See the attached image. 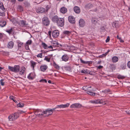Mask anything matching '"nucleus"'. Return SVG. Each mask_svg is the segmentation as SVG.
Returning <instances> with one entry per match:
<instances>
[{"label": "nucleus", "instance_id": "obj_1", "mask_svg": "<svg viewBox=\"0 0 130 130\" xmlns=\"http://www.w3.org/2000/svg\"><path fill=\"white\" fill-rule=\"evenodd\" d=\"M33 113H43V114H46L47 113L52 114L53 113H56V108H54L52 109H46L45 110L43 111H42L40 109H36L34 110Z\"/></svg>", "mask_w": 130, "mask_h": 130}, {"label": "nucleus", "instance_id": "obj_2", "mask_svg": "<svg viewBox=\"0 0 130 130\" xmlns=\"http://www.w3.org/2000/svg\"><path fill=\"white\" fill-rule=\"evenodd\" d=\"M8 68L10 71L12 72L17 73L19 71L20 67L19 65H15L13 67L8 66Z\"/></svg>", "mask_w": 130, "mask_h": 130}, {"label": "nucleus", "instance_id": "obj_3", "mask_svg": "<svg viewBox=\"0 0 130 130\" xmlns=\"http://www.w3.org/2000/svg\"><path fill=\"white\" fill-rule=\"evenodd\" d=\"M56 23L58 26L60 27L63 26L64 23V18H59V20Z\"/></svg>", "mask_w": 130, "mask_h": 130}, {"label": "nucleus", "instance_id": "obj_4", "mask_svg": "<svg viewBox=\"0 0 130 130\" xmlns=\"http://www.w3.org/2000/svg\"><path fill=\"white\" fill-rule=\"evenodd\" d=\"M19 114H10L8 117L9 120L12 121L15 120L19 117Z\"/></svg>", "mask_w": 130, "mask_h": 130}, {"label": "nucleus", "instance_id": "obj_5", "mask_svg": "<svg viewBox=\"0 0 130 130\" xmlns=\"http://www.w3.org/2000/svg\"><path fill=\"white\" fill-rule=\"evenodd\" d=\"M70 104L69 103H67L65 104H61L60 105H57L56 107L54 108H56V111H58L59 110L57 109L58 108H64L68 107L69 105Z\"/></svg>", "mask_w": 130, "mask_h": 130}, {"label": "nucleus", "instance_id": "obj_6", "mask_svg": "<svg viewBox=\"0 0 130 130\" xmlns=\"http://www.w3.org/2000/svg\"><path fill=\"white\" fill-rule=\"evenodd\" d=\"M43 23V24L46 26L49 25L50 21L46 17H44L42 19Z\"/></svg>", "mask_w": 130, "mask_h": 130}, {"label": "nucleus", "instance_id": "obj_7", "mask_svg": "<svg viewBox=\"0 0 130 130\" xmlns=\"http://www.w3.org/2000/svg\"><path fill=\"white\" fill-rule=\"evenodd\" d=\"M82 105L79 103H75L72 104L70 106L71 108H80L82 107Z\"/></svg>", "mask_w": 130, "mask_h": 130}, {"label": "nucleus", "instance_id": "obj_8", "mask_svg": "<svg viewBox=\"0 0 130 130\" xmlns=\"http://www.w3.org/2000/svg\"><path fill=\"white\" fill-rule=\"evenodd\" d=\"M104 102L102 99H98L94 100H91L90 101V102L91 103L97 104H102Z\"/></svg>", "mask_w": 130, "mask_h": 130}, {"label": "nucleus", "instance_id": "obj_9", "mask_svg": "<svg viewBox=\"0 0 130 130\" xmlns=\"http://www.w3.org/2000/svg\"><path fill=\"white\" fill-rule=\"evenodd\" d=\"M68 20L69 22L70 23L73 24L75 23V19L74 16L72 15L69 16Z\"/></svg>", "mask_w": 130, "mask_h": 130}, {"label": "nucleus", "instance_id": "obj_10", "mask_svg": "<svg viewBox=\"0 0 130 130\" xmlns=\"http://www.w3.org/2000/svg\"><path fill=\"white\" fill-rule=\"evenodd\" d=\"M19 24V25L22 27H25L28 25L27 23H26V21L23 20L20 21Z\"/></svg>", "mask_w": 130, "mask_h": 130}, {"label": "nucleus", "instance_id": "obj_11", "mask_svg": "<svg viewBox=\"0 0 130 130\" xmlns=\"http://www.w3.org/2000/svg\"><path fill=\"white\" fill-rule=\"evenodd\" d=\"M52 35L53 37L56 38L58 37L59 35V31L57 30L53 31L52 33Z\"/></svg>", "mask_w": 130, "mask_h": 130}, {"label": "nucleus", "instance_id": "obj_12", "mask_svg": "<svg viewBox=\"0 0 130 130\" xmlns=\"http://www.w3.org/2000/svg\"><path fill=\"white\" fill-rule=\"evenodd\" d=\"M61 59L62 61L66 62L68 60L69 57L68 55L65 54L62 56Z\"/></svg>", "mask_w": 130, "mask_h": 130}, {"label": "nucleus", "instance_id": "obj_13", "mask_svg": "<svg viewBox=\"0 0 130 130\" xmlns=\"http://www.w3.org/2000/svg\"><path fill=\"white\" fill-rule=\"evenodd\" d=\"M126 64L125 62H122L120 65V70H125L126 68Z\"/></svg>", "mask_w": 130, "mask_h": 130}, {"label": "nucleus", "instance_id": "obj_14", "mask_svg": "<svg viewBox=\"0 0 130 130\" xmlns=\"http://www.w3.org/2000/svg\"><path fill=\"white\" fill-rule=\"evenodd\" d=\"M45 11L44 8L42 7H39L36 10V12L38 13H41L44 12Z\"/></svg>", "mask_w": 130, "mask_h": 130}, {"label": "nucleus", "instance_id": "obj_15", "mask_svg": "<svg viewBox=\"0 0 130 130\" xmlns=\"http://www.w3.org/2000/svg\"><path fill=\"white\" fill-rule=\"evenodd\" d=\"M60 11L61 13L64 14L67 11V9L64 7H62L60 9Z\"/></svg>", "mask_w": 130, "mask_h": 130}, {"label": "nucleus", "instance_id": "obj_16", "mask_svg": "<svg viewBox=\"0 0 130 130\" xmlns=\"http://www.w3.org/2000/svg\"><path fill=\"white\" fill-rule=\"evenodd\" d=\"M79 25L82 27H83L85 25V22L84 20L82 19H80L79 22Z\"/></svg>", "mask_w": 130, "mask_h": 130}, {"label": "nucleus", "instance_id": "obj_17", "mask_svg": "<svg viewBox=\"0 0 130 130\" xmlns=\"http://www.w3.org/2000/svg\"><path fill=\"white\" fill-rule=\"evenodd\" d=\"M74 11L77 14L79 13L80 11V10L79 7L77 6H75L73 8Z\"/></svg>", "mask_w": 130, "mask_h": 130}, {"label": "nucleus", "instance_id": "obj_18", "mask_svg": "<svg viewBox=\"0 0 130 130\" xmlns=\"http://www.w3.org/2000/svg\"><path fill=\"white\" fill-rule=\"evenodd\" d=\"M59 20V18L58 16L57 15H55L53 17L52 20L53 22L54 23H57V22Z\"/></svg>", "mask_w": 130, "mask_h": 130}, {"label": "nucleus", "instance_id": "obj_19", "mask_svg": "<svg viewBox=\"0 0 130 130\" xmlns=\"http://www.w3.org/2000/svg\"><path fill=\"white\" fill-rule=\"evenodd\" d=\"M21 70L19 72L20 74L21 75H23L25 73V68L24 67H22L21 68Z\"/></svg>", "mask_w": 130, "mask_h": 130}, {"label": "nucleus", "instance_id": "obj_20", "mask_svg": "<svg viewBox=\"0 0 130 130\" xmlns=\"http://www.w3.org/2000/svg\"><path fill=\"white\" fill-rule=\"evenodd\" d=\"M47 68V66L44 65L41 66L40 68L41 70L42 71L44 72L45 71Z\"/></svg>", "mask_w": 130, "mask_h": 130}, {"label": "nucleus", "instance_id": "obj_21", "mask_svg": "<svg viewBox=\"0 0 130 130\" xmlns=\"http://www.w3.org/2000/svg\"><path fill=\"white\" fill-rule=\"evenodd\" d=\"M118 58L117 57L115 56L112 58L111 61L113 63H116L118 61Z\"/></svg>", "mask_w": 130, "mask_h": 130}, {"label": "nucleus", "instance_id": "obj_22", "mask_svg": "<svg viewBox=\"0 0 130 130\" xmlns=\"http://www.w3.org/2000/svg\"><path fill=\"white\" fill-rule=\"evenodd\" d=\"M14 45L13 42V41H10L8 44V47L9 48H12Z\"/></svg>", "mask_w": 130, "mask_h": 130}, {"label": "nucleus", "instance_id": "obj_23", "mask_svg": "<svg viewBox=\"0 0 130 130\" xmlns=\"http://www.w3.org/2000/svg\"><path fill=\"white\" fill-rule=\"evenodd\" d=\"M6 22L4 21H1L0 22V26L3 27L5 26L6 25Z\"/></svg>", "mask_w": 130, "mask_h": 130}, {"label": "nucleus", "instance_id": "obj_24", "mask_svg": "<svg viewBox=\"0 0 130 130\" xmlns=\"http://www.w3.org/2000/svg\"><path fill=\"white\" fill-rule=\"evenodd\" d=\"M31 62L30 66L33 68V70H34L35 66H36L37 63L33 61H31Z\"/></svg>", "mask_w": 130, "mask_h": 130}, {"label": "nucleus", "instance_id": "obj_25", "mask_svg": "<svg viewBox=\"0 0 130 130\" xmlns=\"http://www.w3.org/2000/svg\"><path fill=\"white\" fill-rule=\"evenodd\" d=\"M53 67L57 70H59L60 68L59 66L54 61L53 64Z\"/></svg>", "mask_w": 130, "mask_h": 130}, {"label": "nucleus", "instance_id": "obj_26", "mask_svg": "<svg viewBox=\"0 0 130 130\" xmlns=\"http://www.w3.org/2000/svg\"><path fill=\"white\" fill-rule=\"evenodd\" d=\"M109 51L110 50H108V51L105 53L103 54L102 55L100 56L99 57L100 58H102L104 57H105L108 53Z\"/></svg>", "mask_w": 130, "mask_h": 130}, {"label": "nucleus", "instance_id": "obj_27", "mask_svg": "<svg viewBox=\"0 0 130 130\" xmlns=\"http://www.w3.org/2000/svg\"><path fill=\"white\" fill-rule=\"evenodd\" d=\"M80 60L81 63L84 64H90V62L87 61H84L82 60V58H80Z\"/></svg>", "mask_w": 130, "mask_h": 130}, {"label": "nucleus", "instance_id": "obj_28", "mask_svg": "<svg viewBox=\"0 0 130 130\" xmlns=\"http://www.w3.org/2000/svg\"><path fill=\"white\" fill-rule=\"evenodd\" d=\"M42 47L46 49L48 48V46L45 43L42 42Z\"/></svg>", "mask_w": 130, "mask_h": 130}, {"label": "nucleus", "instance_id": "obj_29", "mask_svg": "<svg viewBox=\"0 0 130 130\" xmlns=\"http://www.w3.org/2000/svg\"><path fill=\"white\" fill-rule=\"evenodd\" d=\"M0 8L3 11H5V9L4 8L3 3L1 2H0Z\"/></svg>", "mask_w": 130, "mask_h": 130}, {"label": "nucleus", "instance_id": "obj_30", "mask_svg": "<svg viewBox=\"0 0 130 130\" xmlns=\"http://www.w3.org/2000/svg\"><path fill=\"white\" fill-rule=\"evenodd\" d=\"M87 93L89 95H90L92 96H94L95 95V93H93L91 91H87Z\"/></svg>", "mask_w": 130, "mask_h": 130}, {"label": "nucleus", "instance_id": "obj_31", "mask_svg": "<svg viewBox=\"0 0 130 130\" xmlns=\"http://www.w3.org/2000/svg\"><path fill=\"white\" fill-rule=\"evenodd\" d=\"M88 70H87V69H86V70H82L81 71V72L82 73H84V74H88Z\"/></svg>", "mask_w": 130, "mask_h": 130}, {"label": "nucleus", "instance_id": "obj_32", "mask_svg": "<svg viewBox=\"0 0 130 130\" xmlns=\"http://www.w3.org/2000/svg\"><path fill=\"white\" fill-rule=\"evenodd\" d=\"M88 74H89L90 75H94L95 74V73L93 71H89L88 70Z\"/></svg>", "mask_w": 130, "mask_h": 130}, {"label": "nucleus", "instance_id": "obj_33", "mask_svg": "<svg viewBox=\"0 0 130 130\" xmlns=\"http://www.w3.org/2000/svg\"><path fill=\"white\" fill-rule=\"evenodd\" d=\"M110 92V90L109 89H108L107 90H105L104 91H102V93H104L105 94H107L108 93V92Z\"/></svg>", "mask_w": 130, "mask_h": 130}, {"label": "nucleus", "instance_id": "obj_34", "mask_svg": "<svg viewBox=\"0 0 130 130\" xmlns=\"http://www.w3.org/2000/svg\"><path fill=\"white\" fill-rule=\"evenodd\" d=\"M65 69L67 71H70L71 70V68L70 66H67L65 67Z\"/></svg>", "mask_w": 130, "mask_h": 130}, {"label": "nucleus", "instance_id": "obj_35", "mask_svg": "<svg viewBox=\"0 0 130 130\" xmlns=\"http://www.w3.org/2000/svg\"><path fill=\"white\" fill-rule=\"evenodd\" d=\"M24 104L22 103H19L18 104H17V106L18 107H23Z\"/></svg>", "mask_w": 130, "mask_h": 130}, {"label": "nucleus", "instance_id": "obj_36", "mask_svg": "<svg viewBox=\"0 0 130 130\" xmlns=\"http://www.w3.org/2000/svg\"><path fill=\"white\" fill-rule=\"evenodd\" d=\"M63 33L66 35H69L71 34V32L69 31H65L63 32Z\"/></svg>", "mask_w": 130, "mask_h": 130}, {"label": "nucleus", "instance_id": "obj_37", "mask_svg": "<svg viewBox=\"0 0 130 130\" xmlns=\"http://www.w3.org/2000/svg\"><path fill=\"white\" fill-rule=\"evenodd\" d=\"M117 77L119 79H123L125 78V77L124 76L121 75H118V76Z\"/></svg>", "mask_w": 130, "mask_h": 130}, {"label": "nucleus", "instance_id": "obj_38", "mask_svg": "<svg viewBox=\"0 0 130 130\" xmlns=\"http://www.w3.org/2000/svg\"><path fill=\"white\" fill-rule=\"evenodd\" d=\"M17 8L18 9H19L20 11H21L23 10V7L19 5L18 6Z\"/></svg>", "mask_w": 130, "mask_h": 130}, {"label": "nucleus", "instance_id": "obj_39", "mask_svg": "<svg viewBox=\"0 0 130 130\" xmlns=\"http://www.w3.org/2000/svg\"><path fill=\"white\" fill-rule=\"evenodd\" d=\"M13 31V29L12 28H11L10 29H8L6 31V32L10 34H11Z\"/></svg>", "mask_w": 130, "mask_h": 130}, {"label": "nucleus", "instance_id": "obj_40", "mask_svg": "<svg viewBox=\"0 0 130 130\" xmlns=\"http://www.w3.org/2000/svg\"><path fill=\"white\" fill-rule=\"evenodd\" d=\"M50 58H48L47 56H45V58L44 59V60H46L48 62H50Z\"/></svg>", "mask_w": 130, "mask_h": 130}, {"label": "nucleus", "instance_id": "obj_41", "mask_svg": "<svg viewBox=\"0 0 130 130\" xmlns=\"http://www.w3.org/2000/svg\"><path fill=\"white\" fill-rule=\"evenodd\" d=\"M110 68L112 69V70H115V69L116 67L115 65L113 64H110Z\"/></svg>", "mask_w": 130, "mask_h": 130}, {"label": "nucleus", "instance_id": "obj_42", "mask_svg": "<svg viewBox=\"0 0 130 130\" xmlns=\"http://www.w3.org/2000/svg\"><path fill=\"white\" fill-rule=\"evenodd\" d=\"M32 42V41L31 40H28L26 42V44L28 45H30L31 44Z\"/></svg>", "mask_w": 130, "mask_h": 130}, {"label": "nucleus", "instance_id": "obj_43", "mask_svg": "<svg viewBox=\"0 0 130 130\" xmlns=\"http://www.w3.org/2000/svg\"><path fill=\"white\" fill-rule=\"evenodd\" d=\"M37 57H40V58H42V53H40L38 54L37 56Z\"/></svg>", "mask_w": 130, "mask_h": 130}, {"label": "nucleus", "instance_id": "obj_44", "mask_svg": "<svg viewBox=\"0 0 130 130\" xmlns=\"http://www.w3.org/2000/svg\"><path fill=\"white\" fill-rule=\"evenodd\" d=\"M23 44V43L21 42H18V46L19 47H21Z\"/></svg>", "mask_w": 130, "mask_h": 130}, {"label": "nucleus", "instance_id": "obj_45", "mask_svg": "<svg viewBox=\"0 0 130 130\" xmlns=\"http://www.w3.org/2000/svg\"><path fill=\"white\" fill-rule=\"evenodd\" d=\"M92 22L94 24L96 23L97 21L94 18H92Z\"/></svg>", "mask_w": 130, "mask_h": 130}, {"label": "nucleus", "instance_id": "obj_46", "mask_svg": "<svg viewBox=\"0 0 130 130\" xmlns=\"http://www.w3.org/2000/svg\"><path fill=\"white\" fill-rule=\"evenodd\" d=\"M4 80L3 79H1L0 80V83L1 84V85L2 86H4V83L3 82V81Z\"/></svg>", "mask_w": 130, "mask_h": 130}, {"label": "nucleus", "instance_id": "obj_47", "mask_svg": "<svg viewBox=\"0 0 130 130\" xmlns=\"http://www.w3.org/2000/svg\"><path fill=\"white\" fill-rule=\"evenodd\" d=\"M40 82L43 83H47V81L45 79H42L40 81Z\"/></svg>", "mask_w": 130, "mask_h": 130}, {"label": "nucleus", "instance_id": "obj_48", "mask_svg": "<svg viewBox=\"0 0 130 130\" xmlns=\"http://www.w3.org/2000/svg\"><path fill=\"white\" fill-rule=\"evenodd\" d=\"M31 73H30L28 76V78L29 79H33V78L31 76Z\"/></svg>", "mask_w": 130, "mask_h": 130}, {"label": "nucleus", "instance_id": "obj_49", "mask_svg": "<svg viewBox=\"0 0 130 130\" xmlns=\"http://www.w3.org/2000/svg\"><path fill=\"white\" fill-rule=\"evenodd\" d=\"M25 47L26 50H28L29 49L28 45L26 44L25 45Z\"/></svg>", "mask_w": 130, "mask_h": 130}, {"label": "nucleus", "instance_id": "obj_50", "mask_svg": "<svg viewBox=\"0 0 130 130\" xmlns=\"http://www.w3.org/2000/svg\"><path fill=\"white\" fill-rule=\"evenodd\" d=\"M127 64L128 67L130 68V61H129L127 62Z\"/></svg>", "mask_w": 130, "mask_h": 130}, {"label": "nucleus", "instance_id": "obj_51", "mask_svg": "<svg viewBox=\"0 0 130 130\" xmlns=\"http://www.w3.org/2000/svg\"><path fill=\"white\" fill-rule=\"evenodd\" d=\"M53 44H56V45L58 47H59V44L58 42H56V43H53Z\"/></svg>", "mask_w": 130, "mask_h": 130}, {"label": "nucleus", "instance_id": "obj_52", "mask_svg": "<svg viewBox=\"0 0 130 130\" xmlns=\"http://www.w3.org/2000/svg\"><path fill=\"white\" fill-rule=\"evenodd\" d=\"M14 98H15V97H14L13 96H10V98L11 99V100H13H13H14Z\"/></svg>", "mask_w": 130, "mask_h": 130}, {"label": "nucleus", "instance_id": "obj_53", "mask_svg": "<svg viewBox=\"0 0 130 130\" xmlns=\"http://www.w3.org/2000/svg\"><path fill=\"white\" fill-rule=\"evenodd\" d=\"M51 31H49L48 32V34L50 37H51Z\"/></svg>", "mask_w": 130, "mask_h": 130}, {"label": "nucleus", "instance_id": "obj_54", "mask_svg": "<svg viewBox=\"0 0 130 130\" xmlns=\"http://www.w3.org/2000/svg\"><path fill=\"white\" fill-rule=\"evenodd\" d=\"M103 67V66L101 65H100L98 67V68L99 69H100Z\"/></svg>", "mask_w": 130, "mask_h": 130}, {"label": "nucleus", "instance_id": "obj_55", "mask_svg": "<svg viewBox=\"0 0 130 130\" xmlns=\"http://www.w3.org/2000/svg\"><path fill=\"white\" fill-rule=\"evenodd\" d=\"M109 37H108L107 39L106 40V42H108L109 41Z\"/></svg>", "mask_w": 130, "mask_h": 130}, {"label": "nucleus", "instance_id": "obj_56", "mask_svg": "<svg viewBox=\"0 0 130 130\" xmlns=\"http://www.w3.org/2000/svg\"><path fill=\"white\" fill-rule=\"evenodd\" d=\"M48 48H51V49H53V47L51 45H50V46H48Z\"/></svg>", "mask_w": 130, "mask_h": 130}, {"label": "nucleus", "instance_id": "obj_57", "mask_svg": "<svg viewBox=\"0 0 130 130\" xmlns=\"http://www.w3.org/2000/svg\"><path fill=\"white\" fill-rule=\"evenodd\" d=\"M11 1L13 3H15V2L16 1V0H11Z\"/></svg>", "mask_w": 130, "mask_h": 130}, {"label": "nucleus", "instance_id": "obj_58", "mask_svg": "<svg viewBox=\"0 0 130 130\" xmlns=\"http://www.w3.org/2000/svg\"><path fill=\"white\" fill-rule=\"evenodd\" d=\"M25 113V111H20V113Z\"/></svg>", "mask_w": 130, "mask_h": 130}, {"label": "nucleus", "instance_id": "obj_59", "mask_svg": "<svg viewBox=\"0 0 130 130\" xmlns=\"http://www.w3.org/2000/svg\"><path fill=\"white\" fill-rule=\"evenodd\" d=\"M117 38L118 39H121V38H120L119 36L118 35H117Z\"/></svg>", "mask_w": 130, "mask_h": 130}, {"label": "nucleus", "instance_id": "obj_60", "mask_svg": "<svg viewBox=\"0 0 130 130\" xmlns=\"http://www.w3.org/2000/svg\"><path fill=\"white\" fill-rule=\"evenodd\" d=\"M48 83H51V80H49L48 82Z\"/></svg>", "mask_w": 130, "mask_h": 130}, {"label": "nucleus", "instance_id": "obj_61", "mask_svg": "<svg viewBox=\"0 0 130 130\" xmlns=\"http://www.w3.org/2000/svg\"><path fill=\"white\" fill-rule=\"evenodd\" d=\"M14 102L16 103H17V101L15 100H13V101Z\"/></svg>", "mask_w": 130, "mask_h": 130}, {"label": "nucleus", "instance_id": "obj_62", "mask_svg": "<svg viewBox=\"0 0 130 130\" xmlns=\"http://www.w3.org/2000/svg\"><path fill=\"white\" fill-rule=\"evenodd\" d=\"M2 36V35L0 33V38H1Z\"/></svg>", "mask_w": 130, "mask_h": 130}, {"label": "nucleus", "instance_id": "obj_63", "mask_svg": "<svg viewBox=\"0 0 130 130\" xmlns=\"http://www.w3.org/2000/svg\"><path fill=\"white\" fill-rule=\"evenodd\" d=\"M59 45V47L60 46V47H62V45L61 44H60Z\"/></svg>", "mask_w": 130, "mask_h": 130}, {"label": "nucleus", "instance_id": "obj_64", "mask_svg": "<svg viewBox=\"0 0 130 130\" xmlns=\"http://www.w3.org/2000/svg\"><path fill=\"white\" fill-rule=\"evenodd\" d=\"M41 51L43 53L45 52V51L43 50H41Z\"/></svg>", "mask_w": 130, "mask_h": 130}]
</instances>
